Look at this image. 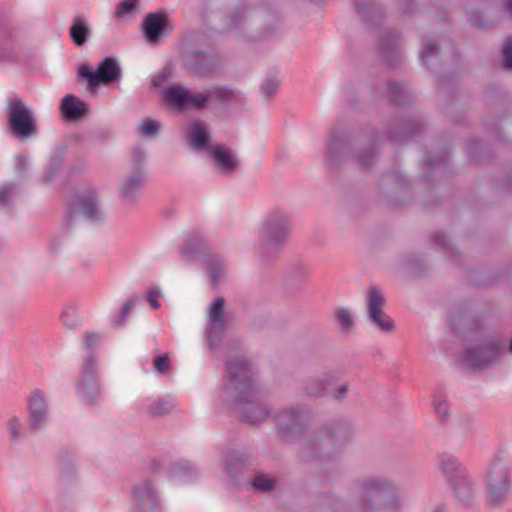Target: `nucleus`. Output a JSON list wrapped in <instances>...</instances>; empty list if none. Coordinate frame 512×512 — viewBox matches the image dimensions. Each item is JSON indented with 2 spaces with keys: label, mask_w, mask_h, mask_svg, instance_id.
Listing matches in <instances>:
<instances>
[{
  "label": "nucleus",
  "mask_w": 512,
  "mask_h": 512,
  "mask_svg": "<svg viewBox=\"0 0 512 512\" xmlns=\"http://www.w3.org/2000/svg\"><path fill=\"white\" fill-rule=\"evenodd\" d=\"M174 25L164 10L146 14L142 21L145 39L150 44L159 43L160 39L173 31Z\"/></svg>",
  "instance_id": "nucleus-12"
},
{
  "label": "nucleus",
  "mask_w": 512,
  "mask_h": 512,
  "mask_svg": "<svg viewBox=\"0 0 512 512\" xmlns=\"http://www.w3.org/2000/svg\"><path fill=\"white\" fill-rule=\"evenodd\" d=\"M505 8L512 15V0H505Z\"/></svg>",
  "instance_id": "nucleus-56"
},
{
  "label": "nucleus",
  "mask_w": 512,
  "mask_h": 512,
  "mask_svg": "<svg viewBox=\"0 0 512 512\" xmlns=\"http://www.w3.org/2000/svg\"><path fill=\"white\" fill-rule=\"evenodd\" d=\"M8 430H9V433H10V438L12 440H17L20 436L19 434V426H20V421L17 417H12L9 421H8Z\"/></svg>",
  "instance_id": "nucleus-47"
},
{
  "label": "nucleus",
  "mask_w": 512,
  "mask_h": 512,
  "mask_svg": "<svg viewBox=\"0 0 512 512\" xmlns=\"http://www.w3.org/2000/svg\"><path fill=\"white\" fill-rule=\"evenodd\" d=\"M224 391L227 400L237 403L242 421L257 424L267 418L268 409L258 399L253 371L245 358L237 356L228 360Z\"/></svg>",
  "instance_id": "nucleus-1"
},
{
  "label": "nucleus",
  "mask_w": 512,
  "mask_h": 512,
  "mask_svg": "<svg viewBox=\"0 0 512 512\" xmlns=\"http://www.w3.org/2000/svg\"><path fill=\"white\" fill-rule=\"evenodd\" d=\"M60 109L63 117L70 121L80 120L88 111L86 103L73 94H68L61 100Z\"/></svg>",
  "instance_id": "nucleus-21"
},
{
  "label": "nucleus",
  "mask_w": 512,
  "mask_h": 512,
  "mask_svg": "<svg viewBox=\"0 0 512 512\" xmlns=\"http://www.w3.org/2000/svg\"><path fill=\"white\" fill-rule=\"evenodd\" d=\"M29 168L28 158L24 155H17L15 157V171L18 175L24 176Z\"/></svg>",
  "instance_id": "nucleus-41"
},
{
  "label": "nucleus",
  "mask_w": 512,
  "mask_h": 512,
  "mask_svg": "<svg viewBox=\"0 0 512 512\" xmlns=\"http://www.w3.org/2000/svg\"><path fill=\"white\" fill-rule=\"evenodd\" d=\"M194 71L202 76H208L213 73V58L202 52H196L193 55V62L191 64Z\"/></svg>",
  "instance_id": "nucleus-29"
},
{
  "label": "nucleus",
  "mask_w": 512,
  "mask_h": 512,
  "mask_svg": "<svg viewBox=\"0 0 512 512\" xmlns=\"http://www.w3.org/2000/svg\"><path fill=\"white\" fill-rule=\"evenodd\" d=\"M101 335L95 332L86 333L84 336V347L88 350L96 347L101 342Z\"/></svg>",
  "instance_id": "nucleus-44"
},
{
  "label": "nucleus",
  "mask_w": 512,
  "mask_h": 512,
  "mask_svg": "<svg viewBox=\"0 0 512 512\" xmlns=\"http://www.w3.org/2000/svg\"><path fill=\"white\" fill-rule=\"evenodd\" d=\"M439 469L452 484L460 475L466 474L457 458L452 455H443L439 461Z\"/></svg>",
  "instance_id": "nucleus-25"
},
{
  "label": "nucleus",
  "mask_w": 512,
  "mask_h": 512,
  "mask_svg": "<svg viewBox=\"0 0 512 512\" xmlns=\"http://www.w3.org/2000/svg\"><path fill=\"white\" fill-rule=\"evenodd\" d=\"M502 53L504 57V68L506 70H512V37H508L505 40Z\"/></svg>",
  "instance_id": "nucleus-38"
},
{
  "label": "nucleus",
  "mask_w": 512,
  "mask_h": 512,
  "mask_svg": "<svg viewBox=\"0 0 512 512\" xmlns=\"http://www.w3.org/2000/svg\"><path fill=\"white\" fill-rule=\"evenodd\" d=\"M7 120L12 134L19 139H26L37 134V122L23 100L17 95L7 98Z\"/></svg>",
  "instance_id": "nucleus-6"
},
{
  "label": "nucleus",
  "mask_w": 512,
  "mask_h": 512,
  "mask_svg": "<svg viewBox=\"0 0 512 512\" xmlns=\"http://www.w3.org/2000/svg\"><path fill=\"white\" fill-rule=\"evenodd\" d=\"M348 439L347 429L339 424L332 429H325L321 432L319 438L307 443V449L311 451L312 456L321 455L330 456Z\"/></svg>",
  "instance_id": "nucleus-8"
},
{
  "label": "nucleus",
  "mask_w": 512,
  "mask_h": 512,
  "mask_svg": "<svg viewBox=\"0 0 512 512\" xmlns=\"http://www.w3.org/2000/svg\"><path fill=\"white\" fill-rule=\"evenodd\" d=\"M159 297L160 291L158 289L153 288L148 291L147 300L154 309L160 306Z\"/></svg>",
  "instance_id": "nucleus-49"
},
{
  "label": "nucleus",
  "mask_w": 512,
  "mask_h": 512,
  "mask_svg": "<svg viewBox=\"0 0 512 512\" xmlns=\"http://www.w3.org/2000/svg\"><path fill=\"white\" fill-rule=\"evenodd\" d=\"M434 512H443L442 507H437Z\"/></svg>",
  "instance_id": "nucleus-57"
},
{
  "label": "nucleus",
  "mask_w": 512,
  "mask_h": 512,
  "mask_svg": "<svg viewBox=\"0 0 512 512\" xmlns=\"http://www.w3.org/2000/svg\"><path fill=\"white\" fill-rule=\"evenodd\" d=\"M131 157H132L134 169H141V164L145 159L144 150H142L141 148H138V147L134 148L132 150Z\"/></svg>",
  "instance_id": "nucleus-46"
},
{
  "label": "nucleus",
  "mask_w": 512,
  "mask_h": 512,
  "mask_svg": "<svg viewBox=\"0 0 512 512\" xmlns=\"http://www.w3.org/2000/svg\"><path fill=\"white\" fill-rule=\"evenodd\" d=\"M388 87L390 90L391 99L396 103H400L402 101V98H401L402 87L397 83H391V84H389Z\"/></svg>",
  "instance_id": "nucleus-48"
},
{
  "label": "nucleus",
  "mask_w": 512,
  "mask_h": 512,
  "mask_svg": "<svg viewBox=\"0 0 512 512\" xmlns=\"http://www.w3.org/2000/svg\"><path fill=\"white\" fill-rule=\"evenodd\" d=\"M310 414L294 408H283L276 416L278 431L283 438L300 435L310 421Z\"/></svg>",
  "instance_id": "nucleus-10"
},
{
  "label": "nucleus",
  "mask_w": 512,
  "mask_h": 512,
  "mask_svg": "<svg viewBox=\"0 0 512 512\" xmlns=\"http://www.w3.org/2000/svg\"><path fill=\"white\" fill-rule=\"evenodd\" d=\"M253 486L261 491H269L274 487V481L266 475L260 474L254 477Z\"/></svg>",
  "instance_id": "nucleus-37"
},
{
  "label": "nucleus",
  "mask_w": 512,
  "mask_h": 512,
  "mask_svg": "<svg viewBox=\"0 0 512 512\" xmlns=\"http://www.w3.org/2000/svg\"><path fill=\"white\" fill-rule=\"evenodd\" d=\"M336 318L344 331L350 330L354 324L351 312L347 308H338Z\"/></svg>",
  "instance_id": "nucleus-33"
},
{
  "label": "nucleus",
  "mask_w": 512,
  "mask_h": 512,
  "mask_svg": "<svg viewBox=\"0 0 512 512\" xmlns=\"http://www.w3.org/2000/svg\"><path fill=\"white\" fill-rule=\"evenodd\" d=\"M138 0H121L115 9V14L117 17H123L127 14L133 13L136 9Z\"/></svg>",
  "instance_id": "nucleus-35"
},
{
  "label": "nucleus",
  "mask_w": 512,
  "mask_h": 512,
  "mask_svg": "<svg viewBox=\"0 0 512 512\" xmlns=\"http://www.w3.org/2000/svg\"><path fill=\"white\" fill-rule=\"evenodd\" d=\"M205 241L197 233L191 234L186 240L182 247L183 256L186 258H193L198 254L205 251Z\"/></svg>",
  "instance_id": "nucleus-27"
},
{
  "label": "nucleus",
  "mask_w": 512,
  "mask_h": 512,
  "mask_svg": "<svg viewBox=\"0 0 512 512\" xmlns=\"http://www.w3.org/2000/svg\"><path fill=\"white\" fill-rule=\"evenodd\" d=\"M438 52V46L432 41L425 42L421 52V58L425 61L428 57L435 55Z\"/></svg>",
  "instance_id": "nucleus-45"
},
{
  "label": "nucleus",
  "mask_w": 512,
  "mask_h": 512,
  "mask_svg": "<svg viewBox=\"0 0 512 512\" xmlns=\"http://www.w3.org/2000/svg\"><path fill=\"white\" fill-rule=\"evenodd\" d=\"M348 148V142L343 135H331L327 144L326 161L329 165H333L338 159H341Z\"/></svg>",
  "instance_id": "nucleus-24"
},
{
  "label": "nucleus",
  "mask_w": 512,
  "mask_h": 512,
  "mask_svg": "<svg viewBox=\"0 0 512 512\" xmlns=\"http://www.w3.org/2000/svg\"><path fill=\"white\" fill-rule=\"evenodd\" d=\"M134 502L139 512H157L156 494L149 481H143L133 488Z\"/></svg>",
  "instance_id": "nucleus-16"
},
{
  "label": "nucleus",
  "mask_w": 512,
  "mask_h": 512,
  "mask_svg": "<svg viewBox=\"0 0 512 512\" xmlns=\"http://www.w3.org/2000/svg\"><path fill=\"white\" fill-rule=\"evenodd\" d=\"M96 360L89 355L81 368L77 382V392L83 401L93 403L100 395V386L96 375Z\"/></svg>",
  "instance_id": "nucleus-11"
},
{
  "label": "nucleus",
  "mask_w": 512,
  "mask_h": 512,
  "mask_svg": "<svg viewBox=\"0 0 512 512\" xmlns=\"http://www.w3.org/2000/svg\"><path fill=\"white\" fill-rule=\"evenodd\" d=\"M159 123L152 119H146L140 125V132L145 137H154L158 134Z\"/></svg>",
  "instance_id": "nucleus-36"
},
{
  "label": "nucleus",
  "mask_w": 512,
  "mask_h": 512,
  "mask_svg": "<svg viewBox=\"0 0 512 512\" xmlns=\"http://www.w3.org/2000/svg\"><path fill=\"white\" fill-rule=\"evenodd\" d=\"M456 498L465 505H470L476 497L477 487L473 479L466 473L460 475L452 483Z\"/></svg>",
  "instance_id": "nucleus-22"
},
{
  "label": "nucleus",
  "mask_w": 512,
  "mask_h": 512,
  "mask_svg": "<svg viewBox=\"0 0 512 512\" xmlns=\"http://www.w3.org/2000/svg\"><path fill=\"white\" fill-rule=\"evenodd\" d=\"M161 98L171 109L181 112L186 109L201 110L212 98L229 101L236 99L237 96L234 90L222 86H216L204 92H197L173 83L162 89Z\"/></svg>",
  "instance_id": "nucleus-2"
},
{
  "label": "nucleus",
  "mask_w": 512,
  "mask_h": 512,
  "mask_svg": "<svg viewBox=\"0 0 512 512\" xmlns=\"http://www.w3.org/2000/svg\"><path fill=\"white\" fill-rule=\"evenodd\" d=\"M432 402L438 418L444 421L449 414V404L446 395L441 391H437L433 394Z\"/></svg>",
  "instance_id": "nucleus-30"
},
{
  "label": "nucleus",
  "mask_w": 512,
  "mask_h": 512,
  "mask_svg": "<svg viewBox=\"0 0 512 512\" xmlns=\"http://www.w3.org/2000/svg\"><path fill=\"white\" fill-rule=\"evenodd\" d=\"M29 419L31 427L38 429L47 419V403L44 394L36 389L28 398Z\"/></svg>",
  "instance_id": "nucleus-18"
},
{
  "label": "nucleus",
  "mask_w": 512,
  "mask_h": 512,
  "mask_svg": "<svg viewBox=\"0 0 512 512\" xmlns=\"http://www.w3.org/2000/svg\"><path fill=\"white\" fill-rule=\"evenodd\" d=\"M153 368L157 373L168 374L171 370V361L168 354H162L154 357Z\"/></svg>",
  "instance_id": "nucleus-32"
},
{
  "label": "nucleus",
  "mask_w": 512,
  "mask_h": 512,
  "mask_svg": "<svg viewBox=\"0 0 512 512\" xmlns=\"http://www.w3.org/2000/svg\"><path fill=\"white\" fill-rule=\"evenodd\" d=\"M394 492L395 486L386 478L365 479L359 487L355 512H399L401 502Z\"/></svg>",
  "instance_id": "nucleus-3"
},
{
  "label": "nucleus",
  "mask_w": 512,
  "mask_h": 512,
  "mask_svg": "<svg viewBox=\"0 0 512 512\" xmlns=\"http://www.w3.org/2000/svg\"><path fill=\"white\" fill-rule=\"evenodd\" d=\"M169 75H170V72L168 70H163L152 80L153 86H159L162 82H164L169 77Z\"/></svg>",
  "instance_id": "nucleus-52"
},
{
  "label": "nucleus",
  "mask_w": 512,
  "mask_h": 512,
  "mask_svg": "<svg viewBox=\"0 0 512 512\" xmlns=\"http://www.w3.org/2000/svg\"><path fill=\"white\" fill-rule=\"evenodd\" d=\"M78 73L87 80L90 88H96L100 84H110L121 78V68L113 57L105 58L96 71H92L88 64H82Z\"/></svg>",
  "instance_id": "nucleus-7"
},
{
  "label": "nucleus",
  "mask_w": 512,
  "mask_h": 512,
  "mask_svg": "<svg viewBox=\"0 0 512 512\" xmlns=\"http://www.w3.org/2000/svg\"><path fill=\"white\" fill-rule=\"evenodd\" d=\"M376 157V153L373 149H367L365 151H363L359 156H358V162L363 166V167H369L373 164L374 162V159Z\"/></svg>",
  "instance_id": "nucleus-42"
},
{
  "label": "nucleus",
  "mask_w": 512,
  "mask_h": 512,
  "mask_svg": "<svg viewBox=\"0 0 512 512\" xmlns=\"http://www.w3.org/2000/svg\"><path fill=\"white\" fill-rule=\"evenodd\" d=\"M174 403L164 397L145 398L141 401V408L151 416H162L172 410Z\"/></svg>",
  "instance_id": "nucleus-23"
},
{
  "label": "nucleus",
  "mask_w": 512,
  "mask_h": 512,
  "mask_svg": "<svg viewBox=\"0 0 512 512\" xmlns=\"http://www.w3.org/2000/svg\"><path fill=\"white\" fill-rule=\"evenodd\" d=\"M278 85L279 82L276 78H267L261 86V91L266 98H270L274 95Z\"/></svg>",
  "instance_id": "nucleus-40"
},
{
  "label": "nucleus",
  "mask_w": 512,
  "mask_h": 512,
  "mask_svg": "<svg viewBox=\"0 0 512 512\" xmlns=\"http://www.w3.org/2000/svg\"><path fill=\"white\" fill-rule=\"evenodd\" d=\"M145 177L142 169H134L121 183L120 193L123 200L132 204L136 193L142 188Z\"/></svg>",
  "instance_id": "nucleus-20"
},
{
  "label": "nucleus",
  "mask_w": 512,
  "mask_h": 512,
  "mask_svg": "<svg viewBox=\"0 0 512 512\" xmlns=\"http://www.w3.org/2000/svg\"><path fill=\"white\" fill-rule=\"evenodd\" d=\"M61 321L68 329H75L80 325L81 319L74 307L69 306L61 313Z\"/></svg>",
  "instance_id": "nucleus-31"
},
{
  "label": "nucleus",
  "mask_w": 512,
  "mask_h": 512,
  "mask_svg": "<svg viewBox=\"0 0 512 512\" xmlns=\"http://www.w3.org/2000/svg\"><path fill=\"white\" fill-rule=\"evenodd\" d=\"M432 241L436 246L444 247L446 245V237L443 234H434L432 236Z\"/></svg>",
  "instance_id": "nucleus-53"
},
{
  "label": "nucleus",
  "mask_w": 512,
  "mask_h": 512,
  "mask_svg": "<svg viewBox=\"0 0 512 512\" xmlns=\"http://www.w3.org/2000/svg\"><path fill=\"white\" fill-rule=\"evenodd\" d=\"M224 298L218 297L211 304L209 309V330L207 332L211 346H215L218 341L214 334H218L224 330L226 326V318L224 314Z\"/></svg>",
  "instance_id": "nucleus-17"
},
{
  "label": "nucleus",
  "mask_w": 512,
  "mask_h": 512,
  "mask_svg": "<svg viewBox=\"0 0 512 512\" xmlns=\"http://www.w3.org/2000/svg\"><path fill=\"white\" fill-rule=\"evenodd\" d=\"M75 212L81 213L86 219L92 222L102 219L103 213L98 204L95 191L88 190L77 195L73 204V211L67 215L66 221L71 219Z\"/></svg>",
  "instance_id": "nucleus-14"
},
{
  "label": "nucleus",
  "mask_w": 512,
  "mask_h": 512,
  "mask_svg": "<svg viewBox=\"0 0 512 512\" xmlns=\"http://www.w3.org/2000/svg\"><path fill=\"white\" fill-rule=\"evenodd\" d=\"M355 6H356L357 10L359 11V13H361L362 15H368L369 12L372 10V7H370V6L365 7L358 1L355 3Z\"/></svg>",
  "instance_id": "nucleus-55"
},
{
  "label": "nucleus",
  "mask_w": 512,
  "mask_h": 512,
  "mask_svg": "<svg viewBox=\"0 0 512 512\" xmlns=\"http://www.w3.org/2000/svg\"><path fill=\"white\" fill-rule=\"evenodd\" d=\"M347 391H348V385L347 384H342L335 391L330 390V388L328 389V393L332 394L335 399H342L343 397H345Z\"/></svg>",
  "instance_id": "nucleus-50"
},
{
  "label": "nucleus",
  "mask_w": 512,
  "mask_h": 512,
  "mask_svg": "<svg viewBox=\"0 0 512 512\" xmlns=\"http://www.w3.org/2000/svg\"><path fill=\"white\" fill-rule=\"evenodd\" d=\"M69 34L77 46H82L87 41V38L90 34L89 26L86 20L82 16H76L73 20V23L69 29Z\"/></svg>",
  "instance_id": "nucleus-26"
},
{
  "label": "nucleus",
  "mask_w": 512,
  "mask_h": 512,
  "mask_svg": "<svg viewBox=\"0 0 512 512\" xmlns=\"http://www.w3.org/2000/svg\"><path fill=\"white\" fill-rule=\"evenodd\" d=\"M484 483L487 502L494 506L504 504L512 492L510 461L504 457H495L486 469Z\"/></svg>",
  "instance_id": "nucleus-4"
},
{
  "label": "nucleus",
  "mask_w": 512,
  "mask_h": 512,
  "mask_svg": "<svg viewBox=\"0 0 512 512\" xmlns=\"http://www.w3.org/2000/svg\"><path fill=\"white\" fill-rule=\"evenodd\" d=\"M501 349L494 341H484L468 348L464 354V360L472 367H486L496 362Z\"/></svg>",
  "instance_id": "nucleus-13"
},
{
  "label": "nucleus",
  "mask_w": 512,
  "mask_h": 512,
  "mask_svg": "<svg viewBox=\"0 0 512 512\" xmlns=\"http://www.w3.org/2000/svg\"><path fill=\"white\" fill-rule=\"evenodd\" d=\"M16 189L15 184L7 183L0 187V205L7 203Z\"/></svg>",
  "instance_id": "nucleus-43"
},
{
  "label": "nucleus",
  "mask_w": 512,
  "mask_h": 512,
  "mask_svg": "<svg viewBox=\"0 0 512 512\" xmlns=\"http://www.w3.org/2000/svg\"><path fill=\"white\" fill-rule=\"evenodd\" d=\"M238 466H242V461L240 459H236V463L234 465V463L232 462V460H228L227 461V470L229 473L233 474L235 469L238 467Z\"/></svg>",
  "instance_id": "nucleus-54"
},
{
  "label": "nucleus",
  "mask_w": 512,
  "mask_h": 512,
  "mask_svg": "<svg viewBox=\"0 0 512 512\" xmlns=\"http://www.w3.org/2000/svg\"><path fill=\"white\" fill-rule=\"evenodd\" d=\"M190 470H191V466L188 462H180L173 467L172 473L174 475H178V474L185 473L186 471L188 472Z\"/></svg>",
  "instance_id": "nucleus-51"
},
{
  "label": "nucleus",
  "mask_w": 512,
  "mask_h": 512,
  "mask_svg": "<svg viewBox=\"0 0 512 512\" xmlns=\"http://www.w3.org/2000/svg\"><path fill=\"white\" fill-rule=\"evenodd\" d=\"M216 169L223 174H231L239 165L235 152L224 144H214L207 153Z\"/></svg>",
  "instance_id": "nucleus-15"
},
{
  "label": "nucleus",
  "mask_w": 512,
  "mask_h": 512,
  "mask_svg": "<svg viewBox=\"0 0 512 512\" xmlns=\"http://www.w3.org/2000/svg\"><path fill=\"white\" fill-rule=\"evenodd\" d=\"M207 267L209 269L211 280L215 284L219 281L221 272L223 270V264L215 257L207 259Z\"/></svg>",
  "instance_id": "nucleus-34"
},
{
  "label": "nucleus",
  "mask_w": 512,
  "mask_h": 512,
  "mask_svg": "<svg viewBox=\"0 0 512 512\" xmlns=\"http://www.w3.org/2000/svg\"><path fill=\"white\" fill-rule=\"evenodd\" d=\"M334 379L335 377L332 375H327L323 378H312L306 385V393L313 397L322 396L328 393L331 381Z\"/></svg>",
  "instance_id": "nucleus-28"
},
{
  "label": "nucleus",
  "mask_w": 512,
  "mask_h": 512,
  "mask_svg": "<svg viewBox=\"0 0 512 512\" xmlns=\"http://www.w3.org/2000/svg\"><path fill=\"white\" fill-rule=\"evenodd\" d=\"M383 51L386 53L388 51V47L386 45L382 46Z\"/></svg>",
  "instance_id": "nucleus-58"
},
{
  "label": "nucleus",
  "mask_w": 512,
  "mask_h": 512,
  "mask_svg": "<svg viewBox=\"0 0 512 512\" xmlns=\"http://www.w3.org/2000/svg\"><path fill=\"white\" fill-rule=\"evenodd\" d=\"M190 146L196 151L209 152V147L214 144L209 142L208 131L203 122H193L188 126L187 130Z\"/></svg>",
  "instance_id": "nucleus-19"
},
{
  "label": "nucleus",
  "mask_w": 512,
  "mask_h": 512,
  "mask_svg": "<svg viewBox=\"0 0 512 512\" xmlns=\"http://www.w3.org/2000/svg\"><path fill=\"white\" fill-rule=\"evenodd\" d=\"M136 301H137V298L135 296H131L129 299H127L125 301V303L123 304V306L121 308L120 315L118 316V319L116 320L117 324H123L125 322L127 316L129 315V313L135 306Z\"/></svg>",
  "instance_id": "nucleus-39"
},
{
  "label": "nucleus",
  "mask_w": 512,
  "mask_h": 512,
  "mask_svg": "<svg viewBox=\"0 0 512 512\" xmlns=\"http://www.w3.org/2000/svg\"><path fill=\"white\" fill-rule=\"evenodd\" d=\"M509 350L512 352V341L510 342Z\"/></svg>",
  "instance_id": "nucleus-59"
},
{
  "label": "nucleus",
  "mask_w": 512,
  "mask_h": 512,
  "mask_svg": "<svg viewBox=\"0 0 512 512\" xmlns=\"http://www.w3.org/2000/svg\"><path fill=\"white\" fill-rule=\"evenodd\" d=\"M386 304L384 293L375 285L369 287L366 295V308L369 321L382 331H391L393 320L383 311Z\"/></svg>",
  "instance_id": "nucleus-9"
},
{
  "label": "nucleus",
  "mask_w": 512,
  "mask_h": 512,
  "mask_svg": "<svg viewBox=\"0 0 512 512\" xmlns=\"http://www.w3.org/2000/svg\"><path fill=\"white\" fill-rule=\"evenodd\" d=\"M288 230V215L281 210L271 212L259 230L258 250L260 253L263 255L273 254L285 242Z\"/></svg>",
  "instance_id": "nucleus-5"
}]
</instances>
